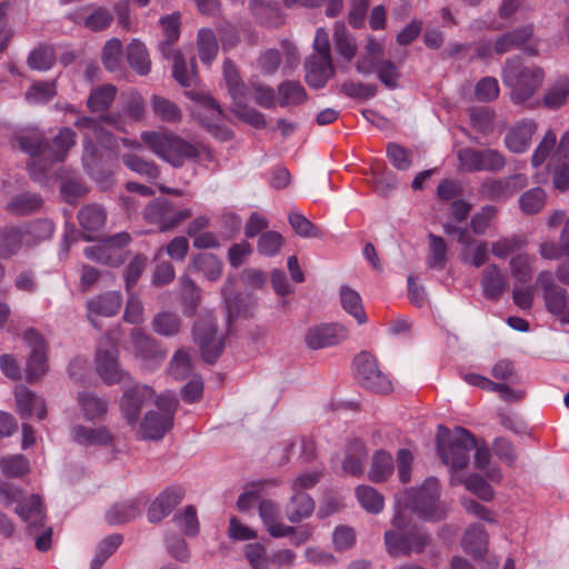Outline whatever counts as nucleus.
Wrapping results in <instances>:
<instances>
[{
	"label": "nucleus",
	"instance_id": "680f3d73",
	"mask_svg": "<svg viewBox=\"0 0 569 569\" xmlns=\"http://www.w3.org/2000/svg\"><path fill=\"white\" fill-rule=\"evenodd\" d=\"M42 204V199L36 193H21L11 199L8 209L16 214H29L38 210Z\"/></svg>",
	"mask_w": 569,
	"mask_h": 569
},
{
	"label": "nucleus",
	"instance_id": "8fccbe9b",
	"mask_svg": "<svg viewBox=\"0 0 569 569\" xmlns=\"http://www.w3.org/2000/svg\"><path fill=\"white\" fill-rule=\"evenodd\" d=\"M535 260L536 258L528 253L513 256L509 261L512 277L521 283L529 282L532 278Z\"/></svg>",
	"mask_w": 569,
	"mask_h": 569
},
{
	"label": "nucleus",
	"instance_id": "393cba45",
	"mask_svg": "<svg viewBox=\"0 0 569 569\" xmlns=\"http://www.w3.org/2000/svg\"><path fill=\"white\" fill-rule=\"evenodd\" d=\"M306 81L315 89L323 88L335 76L332 58L310 56L305 64Z\"/></svg>",
	"mask_w": 569,
	"mask_h": 569
},
{
	"label": "nucleus",
	"instance_id": "b1692460",
	"mask_svg": "<svg viewBox=\"0 0 569 569\" xmlns=\"http://www.w3.org/2000/svg\"><path fill=\"white\" fill-rule=\"evenodd\" d=\"M18 413L22 419L36 416L42 420L47 416L44 400L24 386H18L14 390Z\"/></svg>",
	"mask_w": 569,
	"mask_h": 569
},
{
	"label": "nucleus",
	"instance_id": "09e8293b",
	"mask_svg": "<svg viewBox=\"0 0 569 569\" xmlns=\"http://www.w3.org/2000/svg\"><path fill=\"white\" fill-rule=\"evenodd\" d=\"M140 512L139 506L136 500H128L124 502L113 505L106 513V519L109 525H120L134 519Z\"/></svg>",
	"mask_w": 569,
	"mask_h": 569
},
{
	"label": "nucleus",
	"instance_id": "4d7b16f0",
	"mask_svg": "<svg viewBox=\"0 0 569 569\" xmlns=\"http://www.w3.org/2000/svg\"><path fill=\"white\" fill-rule=\"evenodd\" d=\"M287 218L292 230L299 237L319 238L321 236L320 229L302 213L295 210H290Z\"/></svg>",
	"mask_w": 569,
	"mask_h": 569
},
{
	"label": "nucleus",
	"instance_id": "a211bd4d",
	"mask_svg": "<svg viewBox=\"0 0 569 569\" xmlns=\"http://www.w3.org/2000/svg\"><path fill=\"white\" fill-rule=\"evenodd\" d=\"M193 339L207 363H213L223 350V340L217 336L216 323L210 313L201 317L193 326Z\"/></svg>",
	"mask_w": 569,
	"mask_h": 569
},
{
	"label": "nucleus",
	"instance_id": "0eeeda50",
	"mask_svg": "<svg viewBox=\"0 0 569 569\" xmlns=\"http://www.w3.org/2000/svg\"><path fill=\"white\" fill-rule=\"evenodd\" d=\"M21 490L7 481L0 482V503L4 507L18 502L16 513L28 525L30 532L37 531L44 526V511L41 498L31 495L24 500H19Z\"/></svg>",
	"mask_w": 569,
	"mask_h": 569
},
{
	"label": "nucleus",
	"instance_id": "4468645a",
	"mask_svg": "<svg viewBox=\"0 0 569 569\" xmlns=\"http://www.w3.org/2000/svg\"><path fill=\"white\" fill-rule=\"evenodd\" d=\"M131 237L128 232H119L98 244L87 247L84 256L93 261L110 267H118L124 261V247L129 244Z\"/></svg>",
	"mask_w": 569,
	"mask_h": 569
},
{
	"label": "nucleus",
	"instance_id": "7c9ffc66",
	"mask_svg": "<svg viewBox=\"0 0 569 569\" xmlns=\"http://www.w3.org/2000/svg\"><path fill=\"white\" fill-rule=\"evenodd\" d=\"M480 283L485 298L489 300H499L507 289V278L496 263L483 269Z\"/></svg>",
	"mask_w": 569,
	"mask_h": 569
},
{
	"label": "nucleus",
	"instance_id": "de8ad7c7",
	"mask_svg": "<svg viewBox=\"0 0 569 569\" xmlns=\"http://www.w3.org/2000/svg\"><path fill=\"white\" fill-rule=\"evenodd\" d=\"M356 498L360 506L370 513H379L385 507L383 496L370 486H358Z\"/></svg>",
	"mask_w": 569,
	"mask_h": 569
},
{
	"label": "nucleus",
	"instance_id": "dca6fc26",
	"mask_svg": "<svg viewBox=\"0 0 569 569\" xmlns=\"http://www.w3.org/2000/svg\"><path fill=\"white\" fill-rule=\"evenodd\" d=\"M457 156L461 170L468 172L500 171L506 166L503 154L493 149L462 148Z\"/></svg>",
	"mask_w": 569,
	"mask_h": 569
},
{
	"label": "nucleus",
	"instance_id": "774afa93",
	"mask_svg": "<svg viewBox=\"0 0 569 569\" xmlns=\"http://www.w3.org/2000/svg\"><path fill=\"white\" fill-rule=\"evenodd\" d=\"M520 208L528 214L538 213L546 203V192L537 187L526 191L519 199Z\"/></svg>",
	"mask_w": 569,
	"mask_h": 569
},
{
	"label": "nucleus",
	"instance_id": "338daca9",
	"mask_svg": "<svg viewBox=\"0 0 569 569\" xmlns=\"http://www.w3.org/2000/svg\"><path fill=\"white\" fill-rule=\"evenodd\" d=\"M122 542L120 535H111L104 538L98 546L94 558L91 561V569H100L106 560L119 548Z\"/></svg>",
	"mask_w": 569,
	"mask_h": 569
},
{
	"label": "nucleus",
	"instance_id": "9b49d317",
	"mask_svg": "<svg viewBox=\"0 0 569 569\" xmlns=\"http://www.w3.org/2000/svg\"><path fill=\"white\" fill-rule=\"evenodd\" d=\"M118 356L116 338L110 333L103 336L97 347L96 367L99 376L107 385L123 383L131 380L130 375L120 368Z\"/></svg>",
	"mask_w": 569,
	"mask_h": 569
},
{
	"label": "nucleus",
	"instance_id": "473e14b6",
	"mask_svg": "<svg viewBox=\"0 0 569 569\" xmlns=\"http://www.w3.org/2000/svg\"><path fill=\"white\" fill-rule=\"evenodd\" d=\"M78 406L81 411V415L87 421H99L101 420L108 412L109 405L108 401L99 397L98 395L83 391L78 395Z\"/></svg>",
	"mask_w": 569,
	"mask_h": 569
},
{
	"label": "nucleus",
	"instance_id": "2f4dec72",
	"mask_svg": "<svg viewBox=\"0 0 569 569\" xmlns=\"http://www.w3.org/2000/svg\"><path fill=\"white\" fill-rule=\"evenodd\" d=\"M131 340L136 357L142 361L158 365L164 359V353L157 348L156 341L141 329L134 328L131 331Z\"/></svg>",
	"mask_w": 569,
	"mask_h": 569
},
{
	"label": "nucleus",
	"instance_id": "9d476101",
	"mask_svg": "<svg viewBox=\"0 0 569 569\" xmlns=\"http://www.w3.org/2000/svg\"><path fill=\"white\" fill-rule=\"evenodd\" d=\"M223 77L233 100L237 117L253 127H262L264 124L263 116L246 104L248 88L240 80L238 70L230 60H226L223 63Z\"/></svg>",
	"mask_w": 569,
	"mask_h": 569
},
{
	"label": "nucleus",
	"instance_id": "a878e982",
	"mask_svg": "<svg viewBox=\"0 0 569 569\" xmlns=\"http://www.w3.org/2000/svg\"><path fill=\"white\" fill-rule=\"evenodd\" d=\"M526 186V178L521 174L503 179L489 180L483 184L486 197L493 201L506 200L516 194Z\"/></svg>",
	"mask_w": 569,
	"mask_h": 569
},
{
	"label": "nucleus",
	"instance_id": "864d4df0",
	"mask_svg": "<svg viewBox=\"0 0 569 569\" xmlns=\"http://www.w3.org/2000/svg\"><path fill=\"white\" fill-rule=\"evenodd\" d=\"M120 158L129 170L138 174L144 176L148 179H157L159 177V169L152 161H148L133 153H123Z\"/></svg>",
	"mask_w": 569,
	"mask_h": 569
},
{
	"label": "nucleus",
	"instance_id": "bf43d9fd",
	"mask_svg": "<svg viewBox=\"0 0 569 569\" xmlns=\"http://www.w3.org/2000/svg\"><path fill=\"white\" fill-rule=\"evenodd\" d=\"M526 246L525 238L512 234L503 237L491 243V253L498 259H506L508 256L519 251Z\"/></svg>",
	"mask_w": 569,
	"mask_h": 569
},
{
	"label": "nucleus",
	"instance_id": "69168bd1",
	"mask_svg": "<svg viewBox=\"0 0 569 569\" xmlns=\"http://www.w3.org/2000/svg\"><path fill=\"white\" fill-rule=\"evenodd\" d=\"M548 170L552 177L555 189L560 192L569 190V161L557 160L550 158L548 162Z\"/></svg>",
	"mask_w": 569,
	"mask_h": 569
},
{
	"label": "nucleus",
	"instance_id": "c756f323",
	"mask_svg": "<svg viewBox=\"0 0 569 569\" xmlns=\"http://www.w3.org/2000/svg\"><path fill=\"white\" fill-rule=\"evenodd\" d=\"M536 130L537 124L533 120H522L518 122L505 137L506 147L515 153L525 152L529 148Z\"/></svg>",
	"mask_w": 569,
	"mask_h": 569
},
{
	"label": "nucleus",
	"instance_id": "2eb2a0df",
	"mask_svg": "<svg viewBox=\"0 0 569 569\" xmlns=\"http://www.w3.org/2000/svg\"><path fill=\"white\" fill-rule=\"evenodd\" d=\"M537 283L540 286L547 310L559 317L563 323H569V298L565 288L555 282L552 272L541 271L537 277Z\"/></svg>",
	"mask_w": 569,
	"mask_h": 569
},
{
	"label": "nucleus",
	"instance_id": "e2e57ef3",
	"mask_svg": "<svg viewBox=\"0 0 569 569\" xmlns=\"http://www.w3.org/2000/svg\"><path fill=\"white\" fill-rule=\"evenodd\" d=\"M568 96L569 79H561L547 90L543 97V104L549 109H559L566 103Z\"/></svg>",
	"mask_w": 569,
	"mask_h": 569
},
{
	"label": "nucleus",
	"instance_id": "4be33fe9",
	"mask_svg": "<svg viewBox=\"0 0 569 569\" xmlns=\"http://www.w3.org/2000/svg\"><path fill=\"white\" fill-rule=\"evenodd\" d=\"M153 397L154 391L149 386L134 385L124 389L120 401V409L129 425L138 422L142 406Z\"/></svg>",
	"mask_w": 569,
	"mask_h": 569
},
{
	"label": "nucleus",
	"instance_id": "0e129e2a",
	"mask_svg": "<svg viewBox=\"0 0 569 569\" xmlns=\"http://www.w3.org/2000/svg\"><path fill=\"white\" fill-rule=\"evenodd\" d=\"M0 469L8 478H19L29 471V461L22 455L2 457L0 459Z\"/></svg>",
	"mask_w": 569,
	"mask_h": 569
},
{
	"label": "nucleus",
	"instance_id": "13d9d810",
	"mask_svg": "<svg viewBox=\"0 0 569 569\" xmlns=\"http://www.w3.org/2000/svg\"><path fill=\"white\" fill-rule=\"evenodd\" d=\"M173 521L187 537H196L199 533V521L193 506H187L178 511L173 517Z\"/></svg>",
	"mask_w": 569,
	"mask_h": 569
},
{
	"label": "nucleus",
	"instance_id": "4c0bfd02",
	"mask_svg": "<svg viewBox=\"0 0 569 569\" xmlns=\"http://www.w3.org/2000/svg\"><path fill=\"white\" fill-rule=\"evenodd\" d=\"M393 469L392 456L385 450H379L372 457L368 477L373 482H383L392 475Z\"/></svg>",
	"mask_w": 569,
	"mask_h": 569
},
{
	"label": "nucleus",
	"instance_id": "5fc2aeb1",
	"mask_svg": "<svg viewBox=\"0 0 569 569\" xmlns=\"http://www.w3.org/2000/svg\"><path fill=\"white\" fill-rule=\"evenodd\" d=\"M429 251L427 257V266L431 269H443L447 263V244L445 240L430 233L429 237Z\"/></svg>",
	"mask_w": 569,
	"mask_h": 569
},
{
	"label": "nucleus",
	"instance_id": "58836bf2",
	"mask_svg": "<svg viewBox=\"0 0 569 569\" xmlns=\"http://www.w3.org/2000/svg\"><path fill=\"white\" fill-rule=\"evenodd\" d=\"M333 44L337 53L347 61H351L357 53V44L342 22H337L333 29Z\"/></svg>",
	"mask_w": 569,
	"mask_h": 569
},
{
	"label": "nucleus",
	"instance_id": "49530a36",
	"mask_svg": "<svg viewBox=\"0 0 569 569\" xmlns=\"http://www.w3.org/2000/svg\"><path fill=\"white\" fill-rule=\"evenodd\" d=\"M367 457L365 443L360 440H355L348 450L343 460L342 468L347 473L359 476L363 472V461Z\"/></svg>",
	"mask_w": 569,
	"mask_h": 569
},
{
	"label": "nucleus",
	"instance_id": "c9c22d12",
	"mask_svg": "<svg viewBox=\"0 0 569 569\" xmlns=\"http://www.w3.org/2000/svg\"><path fill=\"white\" fill-rule=\"evenodd\" d=\"M259 516L267 531L274 538L284 536V526L279 505L272 500L263 499L259 502Z\"/></svg>",
	"mask_w": 569,
	"mask_h": 569
},
{
	"label": "nucleus",
	"instance_id": "1a4fd4ad",
	"mask_svg": "<svg viewBox=\"0 0 569 569\" xmlns=\"http://www.w3.org/2000/svg\"><path fill=\"white\" fill-rule=\"evenodd\" d=\"M186 96L194 102L191 113L220 140H228L232 137L231 130L221 124L222 110L219 104L202 91L190 90Z\"/></svg>",
	"mask_w": 569,
	"mask_h": 569
},
{
	"label": "nucleus",
	"instance_id": "f257e3e1",
	"mask_svg": "<svg viewBox=\"0 0 569 569\" xmlns=\"http://www.w3.org/2000/svg\"><path fill=\"white\" fill-rule=\"evenodd\" d=\"M76 137L72 129L62 128L50 144L36 129L20 133L17 142L22 151L30 154L28 170L31 178L42 186H49L54 179L50 173L51 164L66 159L68 151L76 146Z\"/></svg>",
	"mask_w": 569,
	"mask_h": 569
},
{
	"label": "nucleus",
	"instance_id": "f704fd0d",
	"mask_svg": "<svg viewBox=\"0 0 569 569\" xmlns=\"http://www.w3.org/2000/svg\"><path fill=\"white\" fill-rule=\"evenodd\" d=\"M533 34V26L527 24L506 32L498 37L495 41L493 50L498 54H503L513 49L520 48L528 42Z\"/></svg>",
	"mask_w": 569,
	"mask_h": 569
},
{
	"label": "nucleus",
	"instance_id": "bb28decb",
	"mask_svg": "<svg viewBox=\"0 0 569 569\" xmlns=\"http://www.w3.org/2000/svg\"><path fill=\"white\" fill-rule=\"evenodd\" d=\"M70 435L74 442L86 447L111 446L113 443V435L106 426L76 425L72 427Z\"/></svg>",
	"mask_w": 569,
	"mask_h": 569
},
{
	"label": "nucleus",
	"instance_id": "ea45409f",
	"mask_svg": "<svg viewBox=\"0 0 569 569\" xmlns=\"http://www.w3.org/2000/svg\"><path fill=\"white\" fill-rule=\"evenodd\" d=\"M163 41L160 42L159 49L161 53L169 58L173 50L172 44L176 42L180 34V14L172 13L161 19Z\"/></svg>",
	"mask_w": 569,
	"mask_h": 569
},
{
	"label": "nucleus",
	"instance_id": "37998d69",
	"mask_svg": "<svg viewBox=\"0 0 569 569\" xmlns=\"http://www.w3.org/2000/svg\"><path fill=\"white\" fill-rule=\"evenodd\" d=\"M340 301L345 311L356 318L359 325L367 321L360 295L348 286L340 288Z\"/></svg>",
	"mask_w": 569,
	"mask_h": 569
},
{
	"label": "nucleus",
	"instance_id": "cd10ccee",
	"mask_svg": "<svg viewBox=\"0 0 569 569\" xmlns=\"http://www.w3.org/2000/svg\"><path fill=\"white\" fill-rule=\"evenodd\" d=\"M234 287V280L228 279L222 288V297L224 307L228 313V326L231 327L232 322L240 317H246L253 306V298L251 295H237L231 297L230 292Z\"/></svg>",
	"mask_w": 569,
	"mask_h": 569
},
{
	"label": "nucleus",
	"instance_id": "6e6552de",
	"mask_svg": "<svg viewBox=\"0 0 569 569\" xmlns=\"http://www.w3.org/2000/svg\"><path fill=\"white\" fill-rule=\"evenodd\" d=\"M76 127L83 130V156L82 162L88 173L98 179L93 171L97 147L103 149H116L118 141L116 137L102 128L101 123L92 118L82 117L76 121Z\"/></svg>",
	"mask_w": 569,
	"mask_h": 569
},
{
	"label": "nucleus",
	"instance_id": "f3484780",
	"mask_svg": "<svg viewBox=\"0 0 569 569\" xmlns=\"http://www.w3.org/2000/svg\"><path fill=\"white\" fill-rule=\"evenodd\" d=\"M385 543L391 556L420 553L430 543V536L420 528L406 532L389 530L385 533Z\"/></svg>",
	"mask_w": 569,
	"mask_h": 569
},
{
	"label": "nucleus",
	"instance_id": "412c9836",
	"mask_svg": "<svg viewBox=\"0 0 569 569\" xmlns=\"http://www.w3.org/2000/svg\"><path fill=\"white\" fill-rule=\"evenodd\" d=\"M347 338L348 330L342 325L320 323L308 329L305 341L308 348L318 350L339 345Z\"/></svg>",
	"mask_w": 569,
	"mask_h": 569
},
{
	"label": "nucleus",
	"instance_id": "6e6d98bb",
	"mask_svg": "<svg viewBox=\"0 0 569 569\" xmlns=\"http://www.w3.org/2000/svg\"><path fill=\"white\" fill-rule=\"evenodd\" d=\"M198 51L200 60L208 66L211 64L218 53V41L212 30L201 29L199 31Z\"/></svg>",
	"mask_w": 569,
	"mask_h": 569
},
{
	"label": "nucleus",
	"instance_id": "7ed1b4c3",
	"mask_svg": "<svg viewBox=\"0 0 569 569\" xmlns=\"http://www.w3.org/2000/svg\"><path fill=\"white\" fill-rule=\"evenodd\" d=\"M140 138L152 153L174 168L196 160L202 150L200 144L191 143L169 130L142 131Z\"/></svg>",
	"mask_w": 569,
	"mask_h": 569
},
{
	"label": "nucleus",
	"instance_id": "72a5a7b5",
	"mask_svg": "<svg viewBox=\"0 0 569 569\" xmlns=\"http://www.w3.org/2000/svg\"><path fill=\"white\" fill-rule=\"evenodd\" d=\"M488 533L482 525H470L462 537L463 550L475 559L482 558L488 549Z\"/></svg>",
	"mask_w": 569,
	"mask_h": 569
},
{
	"label": "nucleus",
	"instance_id": "052dcab7",
	"mask_svg": "<svg viewBox=\"0 0 569 569\" xmlns=\"http://www.w3.org/2000/svg\"><path fill=\"white\" fill-rule=\"evenodd\" d=\"M56 60L57 56L53 47L40 46L30 52L28 64L31 69L47 71L54 64Z\"/></svg>",
	"mask_w": 569,
	"mask_h": 569
},
{
	"label": "nucleus",
	"instance_id": "a18cd8bd",
	"mask_svg": "<svg viewBox=\"0 0 569 569\" xmlns=\"http://www.w3.org/2000/svg\"><path fill=\"white\" fill-rule=\"evenodd\" d=\"M151 107L154 116L163 122L177 123L181 120L182 113L179 107L164 97L152 96Z\"/></svg>",
	"mask_w": 569,
	"mask_h": 569
},
{
	"label": "nucleus",
	"instance_id": "c85d7f7f",
	"mask_svg": "<svg viewBox=\"0 0 569 569\" xmlns=\"http://www.w3.org/2000/svg\"><path fill=\"white\" fill-rule=\"evenodd\" d=\"M31 246L22 227L8 226L0 229V258L9 259L24 247Z\"/></svg>",
	"mask_w": 569,
	"mask_h": 569
},
{
	"label": "nucleus",
	"instance_id": "3c124183",
	"mask_svg": "<svg viewBox=\"0 0 569 569\" xmlns=\"http://www.w3.org/2000/svg\"><path fill=\"white\" fill-rule=\"evenodd\" d=\"M57 94L56 81H37L24 93L30 104H43Z\"/></svg>",
	"mask_w": 569,
	"mask_h": 569
},
{
	"label": "nucleus",
	"instance_id": "f03ea898",
	"mask_svg": "<svg viewBox=\"0 0 569 569\" xmlns=\"http://www.w3.org/2000/svg\"><path fill=\"white\" fill-rule=\"evenodd\" d=\"M441 487L435 477L427 478L420 486L405 490L401 497H397L396 513L392 518L395 528L407 527V518L401 508L410 509L419 518L429 521H440L447 517L448 507L440 500Z\"/></svg>",
	"mask_w": 569,
	"mask_h": 569
},
{
	"label": "nucleus",
	"instance_id": "5701e85b",
	"mask_svg": "<svg viewBox=\"0 0 569 569\" xmlns=\"http://www.w3.org/2000/svg\"><path fill=\"white\" fill-rule=\"evenodd\" d=\"M184 497V489L180 486L166 488L150 505L148 519L150 522H160Z\"/></svg>",
	"mask_w": 569,
	"mask_h": 569
},
{
	"label": "nucleus",
	"instance_id": "f8f14e48",
	"mask_svg": "<svg viewBox=\"0 0 569 569\" xmlns=\"http://www.w3.org/2000/svg\"><path fill=\"white\" fill-rule=\"evenodd\" d=\"M191 216V209H177L164 198L152 200L143 210V219L148 223L156 224L160 231L173 229Z\"/></svg>",
	"mask_w": 569,
	"mask_h": 569
},
{
	"label": "nucleus",
	"instance_id": "79ce46f5",
	"mask_svg": "<svg viewBox=\"0 0 569 569\" xmlns=\"http://www.w3.org/2000/svg\"><path fill=\"white\" fill-rule=\"evenodd\" d=\"M127 59L130 67L139 74L149 73L151 61L146 46L139 40L133 39L127 48Z\"/></svg>",
	"mask_w": 569,
	"mask_h": 569
},
{
	"label": "nucleus",
	"instance_id": "6ab92c4d",
	"mask_svg": "<svg viewBox=\"0 0 569 569\" xmlns=\"http://www.w3.org/2000/svg\"><path fill=\"white\" fill-rule=\"evenodd\" d=\"M322 473L319 471H311L300 475L292 483V495L290 497V506L293 508L299 503V509H295L290 513V521H301L308 518L313 509L315 503L306 490L311 489L318 483Z\"/></svg>",
	"mask_w": 569,
	"mask_h": 569
},
{
	"label": "nucleus",
	"instance_id": "aec40b11",
	"mask_svg": "<svg viewBox=\"0 0 569 569\" xmlns=\"http://www.w3.org/2000/svg\"><path fill=\"white\" fill-rule=\"evenodd\" d=\"M24 342L31 348L26 363V378L29 382L40 379L47 371V343L43 337L30 328L23 332Z\"/></svg>",
	"mask_w": 569,
	"mask_h": 569
},
{
	"label": "nucleus",
	"instance_id": "a19ab883",
	"mask_svg": "<svg viewBox=\"0 0 569 569\" xmlns=\"http://www.w3.org/2000/svg\"><path fill=\"white\" fill-rule=\"evenodd\" d=\"M192 267L209 281H217L222 273V262L214 254L203 252L192 258Z\"/></svg>",
	"mask_w": 569,
	"mask_h": 569
},
{
	"label": "nucleus",
	"instance_id": "c03bdc74",
	"mask_svg": "<svg viewBox=\"0 0 569 569\" xmlns=\"http://www.w3.org/2000/svg\"><path fill=\"white\" fill-rule=\"evenodd\" d=\"M117 94V88L112 84H102L93 88L88 97L87 106L92 112L107 110Z\"/></svg>",
	"mask_w": 569,
	"mask_h": 569
},
{
	"label": "nucleus",
	"instance_id": "e433bc0d",
	"mask_svg": "<svg viewBox=\"0 0 569 569\" xmlns=\"http://www.w3.org/2000/svg\"><path fill=\"white\" fill-rule=\"evenodd\" d=\"M121 305V295L117 291H111L89 300L87 307L89 317L92 315L112 317L118 313Z\"/></svg>",
	"mask_w": 569,
	"mask_h": 569
},
{
	"label": "nucleus",
	"instance_id": "39448f33",
	"mask_svg": "<svg viewBox=\"0 0 569 569\" xmlns=\"http://www.w3.org/2000/svg\"><path fill=\"white\" fill-rule=\"evenodd\" d=\"M543 77L542 69L525 66L519 57L508 59L502 71V81L511 89L516 103L529 100L542 84Z\"/></svg>",
	"mask_w": 569,
	"mask_h": 569
},
{
	"label": "nucleus",
	"instance_id": "423d86ee",
	"mask_svg": "<svg viewBox=\"0 0 569 569\" xmlns=\"http://www.w3.org/2000/svg\"><path fill=\"white\" fill-rule=\"evenodd\" d=\"M157 410H149L140 423V433L143 439L160 440L172 428L173 418L178 407V399L173 392L166 391L156 397Z\"/></svg>",
	"mask_w": 569,
	"mask_h": 569
},
{
	"label": "nucleus",
	"instance_id": "603ef678",
	"mask_svg": "<svg viewBox=\"0 0 569 569\" xmlns=\"http://www.w3.org/2000/svg\"><path fill=\"white\" fill-rule=\"evenodd\" d=\"M106 217L103 208L98 204L86 206L78 214L81 227L87 231H97L102 228Z\"/></svg>",
	"mask_w": 569,
	"mask_h": 569
},
{
	"label": "nucleus",
	"instance_id": "20e7f679",
	"mask_svg": "<svg viewBox=\"0 0 569 569\" xmlns=\"http://www.w3.org/2000/svg\"><path fill=\"white\" fill-rule=\"evenodd\" d=\"M437 447L443 463L458 471L468 465L470 451L476 448V439L465 428L457 427L453 430H449L440 426L437 436Z\"/></svg>",
	"mask_w": 569,
	"mask_h": 569
},
{
	"label": "nucleus",
	"instance_id": "ddd939ff",
	"mask_svg": "<svg viewBox=\"0 0 569 569\" xmlns=\"http://www.w3.org/2000/svg\"><path fill=\"white\" fill-rule=\"evenodd\" d=\"M356 377L362 387L377 393L392 390L389 378L379 369L377 359L369 352H360L353 360Z\"/></svg>",
	"mask_w": 569,
	"mask_h": 569
}]
</instances>
